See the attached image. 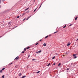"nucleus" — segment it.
I'll use <instances>...</instances> for the list:
<instances>
[{"mask_svg": "<svg viewBox=\"0 0 78 78\" xmlns=\"http://www.w3.org/2000/svg\"><path fill=\"white\" fill-rule=\"evenodd\" d=\"M76 55L75 54H73V56L74 57V59H76V58H77V57L76 56Z\"/></svg>", "mask_w": 78, "mask_h": 78, "instance_id": "1", "label": "nucleus"}, {"mask_svg": "<svg viewBox=\"0 0 78 78\" xmlns=\"http://www.w3.org/2000/svg\"><path fill=\"white\" fill-rule=\"evenodd\" d=\"M31 17V15H30L29 17L27 18L26 19V20H28V19H30Z\"/></svg>", "mask_w": 78, "mask_h": 78, "instance_id": "2", "label": "nucleus"}, {"mask_svg": "<svg viewBox=\"0 0 78 78\" xmlns=\"http://www.w3.org/2000/svg\"><path fill=\"white\" fill-rule=\"evenodd\" d=\"M19 57H18V56H17L15 58L14 60H15V59L17 60L19 59Z\"/></svg>", "mask_w": 78, "mask_h": 78, "instance_id": "3", "label": "nucleus"}, {"mask_svg": "<svg viewBox=\"0 0 78 78\" xmlns=\"http://www.w3.org/2000/svg\"><path fill=\"white\" fill-rule=\"evenodd\" d=\"M70 44H71L70 43H68L67 45V46H69V45H70Z\"/></svg>", "mask_w": 78, "mask_h": 78, "instance_id": "4", "label": "nucleus"}, {"mask_svg": "<svg viewBox=\"0 0 78 78\" xmlns=\"http://www.w3.org/2000/svg\"><path fill=\"white\" fill-rule=\"evenodd\" d=\"M22 74L21 73H20L19 74V76H22Z\"/></svg>", "mask_w": 78, "mask_h": 78, "instance_id": "5", "label": "nucleus"}, {"mask_svg": "<svg viewBox=\"0 0 78 78\" xmlns=\"http://www.w3.org/2000/svg\"><path fill=\"white\" fill-rule=\"evenodd\" d=\"M25 77H26V76H22L21 77H22V78H25Z\"/></svg>", "mask_w": 78, "mask_h": 78, "instance_id": "6", "label": "nucleus"}, {"mask_svg": "<svg viewBox=\"0 0 78 78\" xmlns=\"http://www.w3.org/2000/svg\"><path fill=\"white\" fill-rule=\"evenodd\" d=\"M77 19H78V17L76 16L75 18V20H77Z\"/></svg>", "mask_w": 78, "mask_h": 78, "instance_id": "7", "label": "nucleus"}, {"mask_svg": "<svg viewBox=\"0 0 78 78\" xmlns=\"http://www.w3.org/2000/svg\"><path fill=\"white\" fill-rule=\"evenodd\" d=\"M28 9H29V7L27 8L25 10V11H27V10H28Z\"/></svg>", "mask_w": 78, "mask_h": 78, "instance_id": "8", "label": "nucleus"}, {"mask_svg": "<svg viewBox=\"0 0 78 78\" xmlns=\"http://www.w3.org/2000/svg\"><path fill=\"white\" fill-rule=\"evenodd\" d=\"M61 63H59L58 65V66H61Z\"/></svg>", "mask_w": 78, "mask_h": 78, "instance_id": "9", "label": "nucleus"}, {"mask_svg": "<svg viewBox=\"0 0 78 78\" xmlns=\"http://www.w3.org/2000/svg\"><path fill=\"white\" fill-rule=\"evenodd\" d=\"M37 9V7L36 8V9L35 10H34V12H35L36 11V10Z\"/></svg>", "mask_w": 78, "mask_h": 78, "instance_id": "10", "label": "nucleus"}, {"mask_svg": "<svg viewBox=\"0 0 78 78\" xmlns=\"http://www.w3.org/2000/svg\"><path fill=\"white\" fill-rule=\"evenodd\" d=\"M50 65H51L50 63H49L47 66H49Z\"/></svg>", "mask_w": 78, "mask_h": 78, "instance_id": "11", "label": "nucleus"}, {"mask_svg": "<svg viewBox=\"0 0 78 78\" xmlns=\"http://www.w3.org/2000/svg\"><path fill=\"white\" fill-rule=\"evenodd\" d=\"M32 61H36V59L33 58L32 59Z\"/></svg>", "mask_w": 78, "mask_h": 78, "instance_id": "12", "label": "nucleus"}, {"mask_svg": "<svg viewBox=\"0 0 78 78\" xmlns=\"http://www.w3.org/2000/svg\"><path fill=\"white\" fill-rule=\"evenodd\" d=\"M40 72H41V71H37V72L36 73H39Z\"/></svg>", "mask_w": 78, "mask_h": 78, "instance_id": "13", "label": "nucleus"}, {"mask_svg": "<svg viewBox=\"0 0 78 78\" xmlns=\"http://www.w3.org/2000/svg\"><path fill=\"white\" fill-rule=\"evenodd\" d=\"M46 43H44L43 44V46H46Z\"/></svg>", "mask_w": 78, "mask_h": 78, "instance_id": "14", "label": "nucleus"}, {"mask_svg": "<svg viewBox=\"0 0 78 78\" xmlns=\"http://www.w3.org/2000/svg\"><path fill=\"white\" fill-rule=\"evenodd\" d=\"M42 3L41 4L40 6V7H39V8H38V9H40V8L41 7V6H42Z\"/></svg>", "mask_w": 78, "mask_h": 78, "instance_id": "15", "label": "nucleus"}, {"mask_svg": "<svg viewBox=\"0 0 78 78\" xmlns=\"http://www.w3.org/2000/svg\"><path fill=\"white\" fill-rule=\"evenodd\" d=\"M30 48V47H27V48H26V49L27 50H28V49H29V48Z\"/></svg>", "mask_w": 78, "mask_h": 78, "instance_id": "16", "label": "nucleus"}, {"mask_svg": "<svg viewBox=\"0 0 78 78\" xmlns=\"http://www.w3.org/2000/svg\"><path fill=\"white\" fill-rule=\"evenodd\" d=\"M55 58V56H54L52 58V59H54Z\"/></svg>", "mask_w": 78, "mask_h": 78, "instance_id": "17", "label": "nucleus"}, {"mask_svg": "<svg viewBox=\"0 0 78 78\" xmlns=\"http://www.w3.org/2000/svg\"><path fill=\"white\" fill-rule=\"evenodd\" d=\"M48 37V36H46L45 37V39H47V37Z\"/></svg>", "mask_w": 78, "mask_h": 78, "instance_id": "18", "label": "nucleus"}, {"mask_svg": "<svg viewBox=\"0 0 78 78\" xmlns=\"http://www.w3.org/2000/svg\"><path fill=\"white\" fill-rule=\"evenodd\" d=\"M38 44H39V42H37L35 44V45H38Z\"/></svg>", "mask_w": 78, "mask_h": 78, "instance_id": "19", "label": "nucleus"}, {"mask_svg": "<svg viewBox=\"0 0 78 78\" xmlns=\"http://www.w3.org/2000/svg\"><path fill=\"white\" fill-rule=\"evenodd\" d=\"M5 68H3L2 69V70H5Z\"/></svg>", "mask_w": 78, "mask_h": 78, "instance_id": "20", "label": "nucleus"}, {"mask_svg": "<svg viewBox=\"0 0 78 78\" xmlns=\"http://www.w3.org/2000/svg\"><path fill=\"white\" fill-rule=\"evenodd\" d=\"M13 62L10 63H9V66H10V65H11V64H13Z\"/></svg>", "mask_w": 78, "mask_h": 78, "instance_id": "21", "label": "nucleus"}, {"mask_svg": "<svg viewBox=\"0 0 78 78\" xmlns=\"http://www.w3.org/2000/svg\"><path fill=\"white\" fill-rule=\"evenodd\" d=\"M38 52L39 53H41V52H42V51L41 50H40L38 51Z\"/></svg>", "mask_w": 78, "mask_h": 78, "instance_id": "22", "label": "nucleus"}, {"mask_svg": "<svg viewBox=\"0 0 78 78\" xmlns=\"http://www.w3.org/2000/svg\"><path fill=\"white\" fill-rule=\"evenodd\" d=\"M2 78H5V76L4 75H3V76H2Z\"/></svg>", "mask_w": 78, "mask_h": 78, "instance_id": "23", "label": "nucleus"}, {"mask_svg": "<svg viewBox=\"0 0 78 78\" xmlns=\"http://www.w3.org/2000/svg\"><path fill=\"white\" fill-rule=\"evenodd\" d=\"M3 72V71L2 70H0V73H2Z\"/></svg>", "mask_w": 78, "mask_h": 78, "instance_id": "24", "label": "nucleus"}, {"mask_svg": "<svg viewBox=\"0 0 78 78\" xmlns=\"http://www.w3.org/2000/svg\"><path fill=\"white\" fill-rule=\"evenodd\" d=\"M19 17H20V16H18L16 18L17 19H19Z\"/></svg>", "mask_w": 78, "mask_h": 78, "instance_id": "25", "label": "nucleus"}, {"mask_svg": "<svg viewBox=\"0 0 78 78\" xmlns=\"http://www.w3.org/2000/svg\"><path fill=\"white\" fill-rule=\"evenodd\" d=\"M10 24H11V22H9L8 23V25H10Z\"/></svg>", "mask_w": 78, "mask_h": 78, "instance_id": "26", "label": "nucleus"}, {"mask_svg": "<svg viewBox=\"0 0 78 78\" xmlns=\"http://www.w3.org/2000/svg\"><path fill=\"white\" fill-rule=\"evenodd\" d=\"M24 51H26V50H27V48H24Z\"/></svg>", "mask_w": 78, "mask_h": 78, "instance_id": "27", "label": "nucleus"}, {"mask_svg": "<svg viewBox=\"0 0 78 78\" xmlns=\"http://www.w3.org/2000/svg\"><path fill=\"white\" fill-rule=\"evenodd\" d=\"M25 53V51H23L21 53Z\"/></svg>", "mask_w": 78, "mask_h": 78, "instance_id": "28", "label": "nucleus"}, {"mask_svg": "<svg viewBox=\"0 0 78 78\" xmlns=\"http://www.w3.org/2000/svg\"><path fill=\"white\" fill-rule=\"evenodd\" d=\"M66 25H65L63 27V28H66Z\"/></svg>", "mask_w": 78, "mask_h": 78, "instance_id": "29", "label": "nucleus"}, {"mask_svg": "<svg viewBox=\"0 0 78 78\" xmlns=\"http://www.w3.org/2000/svg\"><path fill=\"white\" fill-rule=\"evenodd\" d=\"M58 33V31L55 32H54V34H55V33Z\"/></svg>", "mask_w": 78, "mask_h": 78, "instance_id": "30", "label": "nucleus"}, {"mask_svg": "<svg viewBox=\"0 0 78 78\" xmlns=\"http://www.w3.org/2000/svg\"><path fill=\"white\" fill-rule=\"evenodd\" d=\"M69 70V69L68 68L66 69V70Z\"/></svg>", "mask_w": 78, "mask_h": 78, "instance_id": "31", "label": "nucleus"}, {"mask_svg": "<svg viewBox=\"0 0 78 78\" xmlns=\"http://www.w3.org/2000/svg\"><path fill=\"white\" fill-rule=\"evenodd\" d=\"M6 25V24H5V25L3 24L2 26H5V25Z\"/></svg>", "mask_w": 78, "mask_h": 78, "instance_id": "32", "label": "nucleus"}, {"mask_svg": "<svg viewBox=\"0 0 78 78\" xmlns=\"http://www.w3.org/2000/svg\"><path fill=\"white\" fill-rule=\"evenodd\" d=\"M30 55H28V58H30Z\"/></svg>", "mask_w": 78, "mask_h": 78, "instance_id": "33", "label": "nucleus"}, {"mask_svg": "<svg viewBox=\"0 0 78 78\" xmlns=\"http://www.w3.org/2000/svg\"><path fill=\"white\" fill-rule=\"evenodd\" d=\"M55 64H56V63L54 62V63H53V65H55Z\"/></svg>", "mask_w": 78, "mask_h": 78, "instance_id": "34", "label": "nucleus"}, {"mask_svg": "<svg viewBox=\"0 0 78 78\" xmlns=\"http://www.w3.org/2000/svg\"><path fill=\"white\" fill-rule=\"evenodd\" d=\"M72 24H71L69 25V26L70 27H71V26H72Z\"/></svg>", "mask_w": 78, "mask_h": 78, "instance_id": "35", "label": "nucleus"}, {"mask_svg": "<svg viewBox=\"0 0 78 78\" xmlns=\"http://www.w3.org/2000/svg\"><path fill=\"white\" fill-rule=\"evenodd\" d=\"M38 53H39V51L36 52V53L37 54Z\"/></svg>", "mask_w": 78, "mask_h": 78, "instance_id": "36", "label": "nucleus"}, {"mask_svg": "<svg viewBox=\"0 0 78 78\" xmlns=\"http://www.w3.org/2000/svg\"><path fill=\"white\" fill-rule=\"evenodd\" d=\"M25 20V18H24V19L23 20V21H24Z\"/></svg>", "mask_w": 78, "mask_h": 78, "instance_id": "37", "label": "nucleus"}, {"mask_svg": "<svg viewBox=\"0 0 78 78\" xmlns=\"http://www.w3.org/2000/svg\"><path fill=\"white\" fill-rule=\"evenodd\" d=\"M2 7V6L1 5H0V8H1Z\"/></svg>", "mask_w": 78, "mask_h": 78, "instance_id": "38", "label": "nucleus"}, {"mask_svg": "<svg viewBox=\"0 0 78 78\" xmlns=\"http://www.w3.org/2000/svg\"><path fill=\"white\" fill-rule=\"evenodd\" d=\"M0 4H1V0H0Z\"/></svg>", "mask_w": 78, "mask_h": 78, "instance_id": "39", "label": "nucleus"}, {"mask_svg": "<svg viewBox=\"0 0 78 78\" xmlns=\"http://www.w3.org/2000/svg\"><path fill=\"white\" fill-rule=\"evenodd\" d=\"M39 41H42V39L40 40Z\"/></svg>", "mask_w": 78, "mask_h": 78, "instance_id": "40", "label": "nucleus"}, {"mask_svg": "<svg viewBox=\"0 0 78 78\" xmlns=\"http://www.w3.org/2000/svg\"><path fill=\"white\" fill-rule=\"evenodd\" d=\"M29 12V11H27V12Z\"/></svg>", "mask_w": 78, "mask_h": 78, "instance_id": "41", "label": "nucleus"}, {"mask_svg": "<svg viewBox=\"0 0 78 78\" xmlns=\"http://www.w3.org/2000/svg\"><path fill=\"white\" fill-rule=\"evenodd\" d=\"M17 65H16V66H15V67H16V68H17Z\"/></svg>", "mask_w": 78, "mask_h": 78, "instance_id": "42", "label": "nucleus"}, {"mask_svg": "<svg viewBox=\"0 0 78 78\" xmlns=\"http://www.w3.org/2000/svg\"><path fill=\"white\" fill-rule=\"evenodd\" d=\"M78 41V38L77 39L76 41Z\"/></svg>", "mask_w": 78, "mask_h": 78, "instance_id": "43", "label": "nucleus"}, {"mask_svg": "<svg viewBox=\"0 0 78 78\" xmlns=\"http://www.w3.org/2000/svg\"><path fill=\"white\" fill-rule=\"evenodd\" d=\"M3 2L4 1H5V0H2Z\"/></svg>", "mask_w": 78, "mask_h": 78, "instance_id": "44", "label": "nucleus"}, {"mask_svg": "<svg viewBox=\"0 0 78 78\" xmlns=\"http://www.w3.org/2000/svg\"><path fill=\"white\" fill-rule=\"evenodd\" d=\"M51 36V35H49V36Z\"/></svg>", "mask_w": 78, "mask_h": 78, "instance_id": "45", "label": "nucleus"}, {"mask_svg": "<svg viewBox=\"0 0 78 78\" xmlns=\"http://www.w3.org/2000/svg\"><path fill=\"white\" fill-rule=\"evenodd\" d=\"M23 15H25V13H23Z\"/></svg>", "mask_w": 78, "mask_h": 78, "instance_id": "46", "label": "nucleus"}, {"mask_svg": "<svg viewBox=\"0 0 78 78\" xmlns=\"http://www.w3.org/2000/svg\"><path fill=\"white\" fill-rule=\"evenodd\" d=\"M35 1H36V0H34V2H35Z\"/></svg>", "mask_w": 78, "mask_h": 78, "instance_id": "47", "label": "nucleus"}, {"mask_svg": "<svg viewBox=\"0 0 78 78\" xmlns=\"http://www.w3.org/2000/svg\"><path fill=\"white\" fill-rule=\"evenodd\" d=\"M0 37H2L1 36H0Z\"/></svg>", "mask_w": 78, "mask_h": 78, "instance_id": "48", "label": "nucleus"}, {"mask_svg": "<svg viewBox=\"0 0 78 78\" xmlns=\"http://www.w3.org/2000/svg\"><path fill=\"white\" fill-rule=\"evenodd\" d=\"M15 27H17V26H16Z\"/></svg>", "mask_w": 78, "mask_h": 78, "instance_id": "49", "label": "nucleus"}]
</instances>
